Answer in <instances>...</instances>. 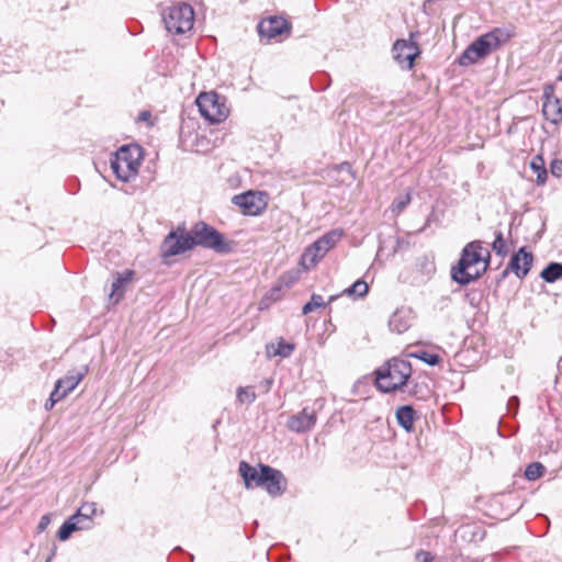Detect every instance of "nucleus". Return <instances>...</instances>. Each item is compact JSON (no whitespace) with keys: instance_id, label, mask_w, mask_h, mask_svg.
I'll list each match as a JSON object with an SVG mask.
<instances>
[{"instance_id":"obj_1","label":"nucleus","mask_w":562,"mask_h":562,"mask_svg":"<svg viewBox=\"0 0 562 562\" xmlns=\"http://www.w3.org/2000/svg\"><path fill=\"white\" fill-rule=\"evenodd\" d=\"M491 254L479 240L464 246L457 266L451 268V279L467 285L477 280L488 268Z\"/></svg>"},{"instance_id":"obj_2","label":"nucleus","mask_w":562,"mask_h":562,"mask_svg":"<svg viewBox=\"0 0 562 562\" xmlns=\"http://www.w3.org/2000/svg\"><path fill=\"white\" fill-rule=\"evenodd\" d=\"M412 364L402 358H392L375 371L376 387L383 393L401 390L412 375Z\"/></svg>"},{"instance_id":"obj_3","label":"nucleus","mask_w":562,"mask_h":562,"mask_svg":"<svg viewBox=\"0 0 562 562\" xmlns=\"http://www.w3.org/2000/svg\"><path fill=\"white\" fill-rule=\"evenodd\" d=\"M512 36L507 29L495 27L492 31L481 35L472 42L459 57L461 66H470L481 58L486 57L494 49L506 43Z\"/></svg>"},{"instance_id":"obj_4","label":"nucleus","mask_w":562,"mask_h":562,"mask_svg":"<svg viewBox=\"0 0 562 562\" xmlns=\"http://www.w3.org/2000/svg\"><path fill=\"white\" fill-rule=\"evenodd\" d=\"M142 159V148L135 144H127L112 155L110 166L119 180L127 182L137 176Z\"/></svg>"},{"instance_id":"obj_5","label":"nucleus","mask_w":562,"mask_h":562,"mask_svg":"<svg viewBox=\"0 0 562 562\" xmlns=\"http://www.w3.org/2000/svg\"><path fill=\"white\" fill-rule=\"evenodd\" d=\"M189 232L193 239L194 247L201 246L218 254H228L232 251V245L225 240L223 234L204 222L194 224Z\"/></svg>"},{"instance_id":"obj_6","label":"nucleus","mask_w":562,"mask_h":562,"mask_svg":"<svg viewBox=\"0 0 562 562\" xmlns=\"http://www.w3.org/2000/svg\"><path fill=\"white\" fill-rule=\"evenodd\" d=\"M161 15L166 30L173 34H183L190 31L194 23L193 8L184 2L166 8Z\"/></svg>"},{"instance_id":"obj_7","label":"nucleus","mask_w":562,"mask_h":562,"mask_svg":"<svg viewBox=\"0 0 562 562\" xmlns=\"http://www.w3.org/2000/svg\"><path fill=\"white\" fill-rule=\"evenodd\" d=\"M195 103L201 116L212 124H218L229 115L225 98L214 91L201 92Z\"/></svg>"},{"instance_id":"obj_8","label":"nucleus","mask_w":562,"mask_h":562,"mask_svg":"<svg viewBox=\"0 0 562 562\" xmlns=\"http://www.w3.org/2000/svg\"><path fill=\"white\" fill-rule=\"evenodd\" d=\"M341 236L342 231L340 229L327 232L305 249L302 260L308 262L310 266H315L340 240Z\"/></svg>"},{"instance_id":"obj_9","label":"nucleus","mask_w":562,"mask_h":562,"mask_svg":"<svg viewBox=\"0 0 562 562\" xmlns=\"http://www.w3.org/2000/svg\"><path fill=\"white\" fill-rule=\"evenodd\" d=\"M193 248L194 243L190 232L186 228L178 227L165 237L161 244V254L162 257L168 258L184 254Z\"/></svg>"},{"instance_id":"obj_10","label":"nucleus","mask_w":562,"mask_h":562,"mask_svg":"<svg viewBox=\"0 0 562 562\" xmlns=\"http://www.w3.org/2000/svg\"><path fill=\"white\" fill-rule=\"evenodd\" d=\"M232 203L238 206L243 214L256 216L267 206L266 194L260 191H246L232 198Z\"/></svg>"},{"instance_id":"obj_11","label":"nucleus","mask_w":562,"mask_h":562,"mask_svg":"<svg viewBox=\"0 0 562 562\" xmlns=\"http://www.w3.org/2000/svg\"><path fill=\"white\" fill-rule=\"evenodd\" d=\"M392 53L401 68L409 70L413 68L415 58L420 54V50L413 41L397 40L393 44Z\"/></svg>"},{"instance_id":"obj_12","label":"nucleus","mask_w":562,"mask_h":562,"mask_svg":"<svg viewBox=\"0 0 562 562\" xmlns=\"http://www.w3.org/2000/svg\"><path fill=\"white\" fill-rule=\"evenodd\" d=\"M262 477V485L260 487H263L270 496L278 497L285 492L288 482L280 470L265 465Z\"/></svg>"},{"instance_id":"obj_13","label":"nucleus","mask_w":562,"mask_h":562,"mask_svg":"<svg viewBox=\"0 0 562 562\" xmlns=\"http://www.w3.org/2000/svg\"><path fill=\"white\" fill-rule=\"evenodd\" d=\"M258 33L261 37H266L268 40L276 38L283 33H289V23L279 16H270L268 19H263L258 24Z\"/></svg>"},{"instance_id":"obj_14","label":"nucleus","mask_w":562,"mask_h":562,"mask_svg":"<svg viewBox=\"0 0 562 562\" xmlns=\"http://www.w3.org/2000/svg\"><path fill=\"white\" fill-rule=\"evenodd\" d=\"M265 465L266 464L260 463L257 469L246 461L239 462L238 473L243 477L247 490L260 487L262 485Z\"/></svg>"},{"instance_id":"obj_15","label":"nucleus","mask_w":562,"mask_h":562,"mask_svg":"<svg viewBox=\"0 0 562 562\" xmlns=\"http://www.w3.org/2000/svg\"><path fill=\"white\" fill-rule=\"evenodd\" d=\"M315 424V412L313 409L303 408L297 415L289 418L286 426L294 432H305L311 430Z\"/></svg>"},{"instance_id":"obj_16","label":"nucleus","mask_w":562,"mask_h":562,"mask_svg":"<svg viewBox=\"0 0 562 562\" xmlns=\"http://www.w3.org/2000/svg\"><path fill=\"white\" fill-rule=\"evenodd\" d=\"M532 260H533V257H532V254L531 252H527L525 247H521L518 252H516L508 266L510 268V270L519 278V279H522L525 278L530 268H531V265H532Z\"/></svg>"},{"instance_id":"obj_17","label":"nucleus","mask_w":562,"mask_h":562,"mask_svg":"<svg viewBox=\"0 0 562 562\" xmlns=\"http://www.w3.org/2000/svg\"><path fill=\"white\" fill-rule=\"evenodd\" d=\"M413 318L414 316L411 310L398 308L390 317V329L394 333L403 334L412 326Z\"/></svg>"},{"instance_id":"obj_18","label":"nucleus","mask_w":562,"mask_h":562,"mask_svg":"<svg viewBox=\"0 0 562 562\" xmlns=\"http://www.w3.org/2000/svg\"><path fill=\"white\" fill-rule=\"evenodd\" d=\"M546 100L542 104V112L546 119L554 124L562 122V103L561 101L544 90Z\"/></svg>"},{"instance_id":"obj_19","label":"nucleus","mask_w":562,"mask_h":562,"mask_svg":"<svg viewBox=\"0 0 562 562\" xmlns=\"http://www.w3.org/2000/svg\"><path fill=\"white\" fill-rule=\"evenodd\" d=\"M88 373V367L83 366L80 369H74L68 371V373L56 381L58 387L63 389L67 395L74 391L77 385L82 381L85 375Z\"/></svg>"},{"instance_id":"obj_20","label":"nucleus","mask_w":562,"mask_h":562,"mask_svg":"<svg viewBox=\"0 0 562 562\" xmlns=\"http://www.w3.org/2000/svg\"><path fill=\"white\" fill-rule=\"evenodd\" d=\"M97 509L95 503H83L71 518L85 526V530L89 529L92 526V517L97 514Z\"/></svg>"},{"instance_id":"obj_21","label":"nucleus","mask_w":562,"mask_h":562,"mask_svg":"<svg viewBox=\"0 0 562 562\" xmlns=\"http://www.w3.org/2000/svg\"><path fill=\"white\" fill-rule=\"evenodd\" d=\"M396 419L401 427L406 431L414 429V422L416 419V411L411 405H404L396 409Z\"/></svg>"},{"instance_id":"obj_22","label":"nucleus","mask_w":562,"mask_h":562,"mask_svg":"<svg viewBox=\"0 0 562 562\" xmlns=\"http://www.w3.org/2000/svg\"><path fill=\"white\" fill-rule=\"evenodd\" d=\"M294 350V345L290 344L282 338H280L277 342H271L267 345V353L269 357H282L288 358L292 355Z\"/></svg>"},{"instance_id":"obj_23","label":"nucleus","mask_w":562,"mask_h":562,"mask_svg":"<svg viewBox=\"0 0 562 562\" xmlns=\"http://www.w3.org/2000/svg\"><path fill=\"white\" fill-rule=\"evenodd\" d=\"M77 530H85V526H81L70 517L66 520L58 530L57 537L60 541H66L70 538L72 532Z\"/></svg>"},{"instance_id":"obj_24","label":"nucleus","mask_w":562,"mask_h":562,"mask_svg":"<svg viewBox=\"0 0 562 562\" xmlns=\"http://www.w3.org/2000/svg\"><path fill=\"white\" fill-rule=\"evenodd\" d=\"M133 277V271L126 270L123 274H117L116 279L112 283V292L110 294V297H115V302H119V300L123 296V292H120L122 285L126 282H128Z\"/></svg>"},{"instance_id":"obj_25","label":"nucleus","mask_w":562,"mask_h":562,"mask_svg":"<svg viewBox=\"0 0 562 562\" xmlns=\"http://www.w3.org/2000/svg\"><path fill=\"white\" fill-rule=\"evenodd\" d=\"M541 278L549 283L562 278V263L550 262L541 272Z\"/></svg>"},{"instance_id":"obj_26","label":"nucleus","mask_w":562,"mask_h":562,"mask_svg":"<svg viewBox=\"0 0 562 562\" xmlns=\"http://www.w3.org/2000/svg\"><path fill=\"white\" fill-rule=\"evenodd\" d=\"M530 168L536 172L538 183L543 184L548 176L543 158L536 156L530 162Z\"/></svg>"},{"instance_id":"obj_27","label":"nucleus","mask_w":562,"mask_h":562,"mask_svg":"<svg viewBox=\"0 0 562 562\" xmlns=\"http://www.w3.org/2000/svg\"><path fill=\"white\" fill-rule=\"evenodd\" d=\"M546 468L540 462L530 463L525 470V477L528 481H536L544 474Z\"/></svg>"},{"instance_id":"obj_28","label":"nucleus","mask_w":562,"mask_h":562,"mask_svg":"<svg viewBox=\"0 0 562 562\" xmlns=\"http://www.w3.org/2000/svg\"><path fill=\"white\" fill-rule=\"evenodd\" d=\"M492 249L495 251L496 255L501 257H505L509 252V247L506 240L503 238L502 232L495 233V239L492 244Z\"/></svg>"},{"instance_id":"obj_29","label":"nucleus","mask_w":562,"mask_h":562,"mask_svg":"<svg viewBox=\"0 0 562 562\" xmlns=\"http://www.w3.org/2000/svg\"><path fill=\"white\" fill-rule=\"evenodd\" d=\"M369 286L363 280H357L351 286L344 291L348 296L355 295L363 297L368 293Z\"/></svg>"},{"instance_id":"obj_30","label":"nucleus","mask_w":562,"mask_h":562,"mask_svg":"<svg viewBox=\"0 0 562 562\" xmlns=\"http://www.w3.org/2000/svg\"><path fill=\"white\" fill-rule=\"evenodd\" d=\"M237 401L241 404H251L256 400V393L251 386L239 387L236 394Z\"/></svg>"},{"instance_id":"obj_31","label":"nucleus","mask_w":562,"mask_h":562,"mask_svg":"<svg viewBox=\"0 0 562 562\" xmlns=\"http://www.w3.org/2000/svg\"><path fill=\"white\" fill-rule=\"evenodd\" d=\"M409 357L419 359L429 366H436L440 362V357L437 353H430L424 350L409 353Z\"/></svg>"},{"instance_id":"obj_32","label":"nucleus","mask_w":562,"mask_h":562,"mask_svg":"<svg viewBox=\"0 0 562 562\" xmlns=\"http://www.w3.org/2000/svg\"><path fill=\"white\" fill-rule=\"evenodd\" d=\"M325 306V302L323 300V296L319 294H313L311 296V300L303 306L302 313L304 315H307L315 311L316 308Z\"/></svg>"},{"instance_id":"obj_33","label":"nucleus","mask_w":562,"mask_h":562,"mask_svg":"<svg viewBox=\"0 0 562 562\" xmlns=\"http://www.w3.org/2000/svg\"><path fill=\"white\" fill-rule=\"evenodd\" d=\"M296 281V277L291 274H283L280 278V285L277 288H273L270 292V296L274 300L279 297V292L281 290L282 285H285L286 288H290L294 282Z\"/></svg>"},{"instance_id":"obj_34","label":"nucleus","mask_w":562,"mask_h":562,"mask_svg":"<svg viewBox=\"0 0 562 562\" xmlns=\"http://www.w3.org/2000/svg\"><path fill=\"white\" fill-rule=\"evenodd\" d=\"M411 201L412 196L409 192L397 196L392 202V211L397 213L402 212L411 203Z\"/></svg>"},{"instance_id":"obj_35","label":"nucleus","mask_w":562,"mask_h":562,"mask_svg":"<svg viewBox=\"0 0 562 562\" xmlns=\"http://www.w3.org/2000/svg\"><path fill=\"white\" fill-rule=\"evenodd\" d=\"M66 396H67V393L63 389L58 387L57 384H55V387H54L53 392L49 395V397L54 398V401L56 403H58L59 401H61Z\"/></svg>"},{"instance_id":"obj_36","label":"nucleus","mask_w":562,"mask_h":562,"mask_svg":"<svg viewBox=\"0 0 562 562\" xmlns=\"http://www.w3.org/2000/svg\"><path fill=\"white\" fill-rule=\"evenodd\" d=\"M550 171L553 176L560 177L562 176V160L554 159L550 165Z\"/></svg>"},{"instance_id":"obj_37","label":"nucleus","mask_w":562,"mask_h":562,"mask_svg":"<svg viewBox=\"0 0 562 562\" xmlns=\"http://www.w3.org/2000/svg\"><path fill=\"white\" fill-rule=\"evenodd\" d=\"M519 407V398L517 396H512L507 401V411L508 413H513L514 415L517 413Z\"/></svg>"},{"instance_id":"obj_38","label":"nucleus","mask_w":562,"mask_h":562,"mask_svg":"<svg viewBox=\"0 0 562 562\" xmlns=\"http://www.w3.org/2000/svg\"><path fill=\"white\" fill-rule=\"evenodd\" d=\"M465 300L469 302L471 306H476L480 301V295L475 291L468 292L465 294Z\"/></svg>"},{"instance_id":"obj_39","label":"nucleus","mask_w":562,"mask_h":562,"mask_svg":"<svg viewBox=\"0 0 562 562\" xmlns=\"http://www.w3.org/2000/svg\"><path fill=\"white\" fill-rule=\"evenodd\" d=\"M415 560L416 562H430L432 557L429 552L420 550L416 553Z\"/></svg>"},{"instance_id":"obj_40","label":"nucleus","mask_w":562,"mask_h":562,"mask_svg":"<svg viewBox=\"0 0 562 562\" xmlns=\"http://www.w3.org/2000/svg\"><path fill=\"white\" fill-rule=\"evenodd\" d=\"M50 524V518L48 515H44L41 517L40 521H38V525H37V529L40 532L44 531L48 525Z\"/></svg>"},{"instance_id":"obj_41","label":"nucleus","mask_w":562,"mask_h":562,"mask_svg":"<svg viewBox=\"0 0 562 562\" xmlns=\"http://www.w3.org/2000/svg\"><path fill=\"white\" fill-rule=\"evenodd\" d=\"M271 385H272V380L266 379L259 383V389L261 390V392L268 393L271 389Z\"/></svg>"},{"instance_id":"obj_42","label":"nucleus","mask_w":562,"mask_h":562,"mask_svg":"<svg viewBox=\"0 0 562 562\" xmlns=\"http://www.w3.org/2000/svg\"><path fill=\"white\" fill-rule=\"evenodd\" d=\"M56 402L54 401V398H48L45 403V409L46 411H50L53 409V407L55 406Z\"/></svg>"},{"instance_id":"obj_43","label":"nucleus","mask_w":562,"mask_h":562,"mask_svg":"<svg viewBox=\"0 0 562 562\" xmlns=\"http://www.w3.org/2000/svg\"><path fill=\"white\" fill-rule=\"evenodd\" d=\"M149 117H150V113L148 111H143L139 114V120H142V121H147V120H149Z\"/></svg>"},{"instance_id":"obj_44","label":"nucleus","mask_w":562,"mask_h":562,"mask_svg":"<svg viewBox=\"0 0 562 562\" xmlns=\"http://www.w3.org/2000/svg\"><path fill=\"white\" fill-rule=\"evenodd\" d=\"M509 271H512V270H510L509 266H507V268L501 274V280L506 278Z\"/></svg>"},{"instance_id":"obj_45","label":"nucleus","mask_w":562,"mask_h":562,"mask_svg":"<svg viewBox=\"0 0 562 562\" xmlns=\"http://www.w3.org/2000/svg\"><path fill=\"white\" fill-rule=\"evenodd\" d=\"M55 552H56V548L53 550L52 554L47 558V560L45 562H50L53 557L55 555Z\"/></svg>"},{"instance_id":"obj_46","label":"nucleus","mask_w":562,"mask_h":562,"mask_svg":"<svg viewBox=\"0 0 562 562\" xmlns=\"http://www.w3.org/2000/svg\"><path fill=\"white\" fill-rule=\"evenodd\" d=\"M557 80L562 82V69L560 70Z\"/></svg>"},{"instance_id":"obj_47","label":"nucleus","mask_w":562,"mask_h":562,"mask_svg":"<svg viewBox=\"0 0 562 562\" xmlns=\"http://www.w3.org/2000/svg\"><path fill=\"white\" fill-rule=\"evenodd\" d=\"M335 299H336V296L331 295V296L329 297V302L334 301Z\"/></svg>"}]
</instances>
